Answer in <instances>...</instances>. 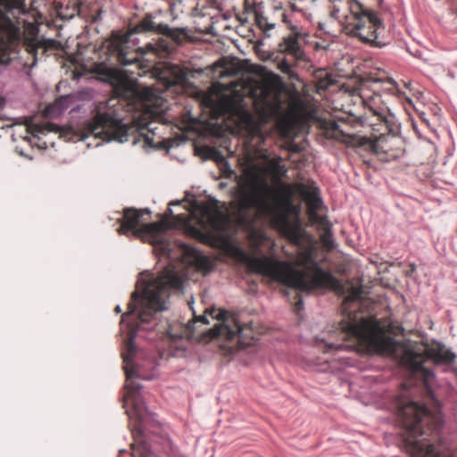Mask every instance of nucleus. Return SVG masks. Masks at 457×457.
<instances>
[{
	"mask_svg": "<svg viewBox=\"0 0 457 457\" xmlns=\"http://www.w3.org/2000/svg\"><path fill=\"white\" fill-rule=\"evenodd\" d=\"M340 329L345 340H354L362 351L385 353L399 360L401 366L413 374H420L424 380L433 376V371L424 366L427 360L435 364H452L456 355L442 343H433L424 352L395 340L391 337L392 325L386 320L375 316L347 317L340 322Z\"/></svg>",
	"mask_w": 457,
	"mask_h": 457,
	"instance_id": "obj_1",
	"label": "nucleus"
},
{
	"mask_svg": "<svg viewBox=\"0 0 457 457\" xmlns=\"http://www.w3.org/2000/svg\"><path fill=\"white\" fill-rule=\"evenodd\" d=\"M384 79V77L363 74L353 86L347 83L343 86L344 108H347L348 119L356 121L361 117L355 112L353 107L367 108L370 112L369 123L371 127V137L350 134L340 128L337 122L332 121L329 124L328 133L337 140L341 141L347 146L362 148L377 155L386 154L390 156L393 151L395 141H399L396 137L398 125L395 116L388 109L380 107V95L373 96L370 90V83L377 86L378 82Z\"/></svg>",
	"mask_w": 457,
	"mask_h": 457,
	"instance_id": "obj_2",
	"label": "nucleus"
},
{
	"mask_svg": "<svg viewBox=\"0 0 457 457\" xmlns=\"http://www.w3.org/2000/svg\"><path fill=\"white\" fill-rule=\"evenodd\" d=\"M297 250L295 265L304 270H296L292 263L279 261L267 255L254 257L249 255L242 248L234 246L231 254L237 261L245 263L252 273L262 275L272 281L295 289V311L303 309V303L301 292L311 293L319 288H328L337 292L344 290V286L330 271L324 270L315 258L312 246Z\"/></svg>",
	"mask_w": 457,
	"mask_h": 457,
	"instance_id": "obj_3",
	"label": "nucleus"
},
{
	"mask_svg": "<svg viewBox=\"0 0 457 457\" xmlns=\"http://www.w3.org/2000/svg\"><path fill=\"white\" fill-rule=\"evenodd\" d=\"M183 287V278L174 266L165 267L156 278L144 281V289L140 296L137 291L133 292L131 301L128 304V312L121 316V323L128 322L129 336L124 342L125 351L121 353L127 380L132 378H144L137 366L133 363L136 354L134 338L137 330L145 328L156 312L165 309L166 299L170 289Z\"/></svg>",
	"mask_w": 457,
	"mask_h": 457,
	"instance_id": "obj_4",
	"label": "nucleus"
},
{
	"mask_svg": "<svg viewBox=\"0 0 457 457\" xmlns=\"http://www.w3.org/2000/svg\"><path fill=\"white\" fill-rule=\"evenodd\" d=\"M236 208L242 217L251 210L278 221L280 216L289 217L296 212L293 194L287 186L278 190L264 182L253 168L244 170L237 182Z\"/></svg>",
	"mask_w": 457,
	"mask_h": 457,
	"instance_id": "obj_5",
	"label": "nucleus"
},
{
	"mask_svg": "<svg viewBox=\"0 0 457 457\" xmlns=\"http://www.w3.org/2000/svg\"><path fill=\"white\" fill-rule=\"evenodd\" d=\"M398 417L404 432L403 445L411 457H453L449 453H441L423 435L438 434L444 424L443 414L438 405L429 410L416 402H409L398 408Z\"/></svg>",
	"mask_w": 457,
	"mask_h": 457,
	"instance_id": "obj_6",
	"label": "nucleus"
},
{
	"mask_svg": "<svg viewBox=\"0 0 457 457\" xmlns=\"http://www.w3.org/2000/svg\"><path fill=\"white\" fill-rule=\"evenodd\" d=\"M330 16L338 21L345 34L373 47L387 44L385 26L377 12L357 0H329Z\"/></svg>",
	"mask_w": 457,
	"mask_h": 457,
	"instance_id": "obj_7",
	"label": "nucleus"
},
{
	"mask_svg": "<svg viewBox=\"0 0 457 457\" xmlns=\"http://www.w3.org/2000/svg\"><path fill=\"white\" fill-rule=\"evenodd\" d=\"M124 104L115 99L102 103L92 121L85 124L83 137L94 136L106 141L127 140L129 127L123 123Z\"/></svg>",
	"mask_w": 457,
	"mask_h": 457,
	"instance_id": "obj_8",
	"label": "nucleus"
},
{
	"mask_svg": "<svg viewBox=\"0 0 457 457\" xmlns=\"http://www.w3.org/2000/svg\"><path fill=\"white\" fill-rule=\"evenodd\" d=\"M93 71L101 80L112 84L117 94L123 96L135 95L145 108H159L162 104V98L153 88L144 87L141 90H135L124 74L115 68L108 67L104 63H96Z\"/></svg>",
	"mask_w": 457,
	"mask_h": 457,
	"instance_id": "obj_9",
	"label": "nucleus"
},
{
	"mask_svg": "<svg viewBox=\"0 0 457 457\" xmlns=\"http://www.w3.org/2000/svg\"><path fill=\"white\" fill-rule=\"evenodd\" d=\"M245 12L253 14L255 24L263 32L273 29L279 22L285 24L286 28L298 22L293 13H289L285 3L280 0H272L271 6L264 15L261 12L260 4L245 2Z\"/></svg>",
	"mask_w": 457,
	"mask_h": 457,
	"instance_id": "obj_10",
	"label": "nucleus"
},
{
	"mask_svg": "<svg viewBox=\"0 0 457 457\" xmlns=\"http://www.w3.org/2000/svg\"><path fill=\"white\" fill-rule=\"evenodd\" d=\"M228 217L222 212L220 202L210 200L200 206V229L194 228L193 233L202 242H208L216 233L225 229Z\"/></svg>",
	"mask_w": 457,
	"mask_h": 457,
	"instance_id": "obj_11",
	"label": "nucleus"
},
{
	"mask_svg": "<svg viewBox=\"0 0 457 457\" xmlns=\"http://www.w3.org/2000/svg\"><path fill=\"white\" fill-rule=\"evenodd\" d=\"M157 28L158 25H155L153 21L152 15L146 14L143 20L135 25L129 32H113L111 37L109 48L113 54L117 55V60L120 63L123 65L134 63L137 61V57L129 58L128 56V48L130 36L132 34L144 33L148 31L158 33Z\"/></svg>",
	"mask_w": 457,
	"mask_h": 457,
	"instance_id": "obj_12",
	"label": "nucleus"
},
{
	"mask_svg": "<svg viewBox=\"0 0 457 457\" xmlns=\"http://www.w3.org/2000/svg\"><path fill=\"white\" fill-rule=\"evenodd\" d=\"M23 6L21 0H0V52L20 39V28L6 14Z\"/></svg>",
	"mask_w": 457,
	"mask_h": 457,
	"instance_id": "obj_13",
	"label": "nucleus"
},
{
	"mask_svg": "<svg viewBox=\"0 0 457 457\" xmlns=\"http://www.w3.org/2000/svg\"><path fill=\"white\" fill-rule=\"evenodd\" d=\"M287 29L290 33L283 37L278 44V52L286 57L290 58L294 62L305 60V52L301 41L305 40L308 33L299 24L290 25Z\"/></svg>",
	"mask_w": 457,
	"mask_h": 457,
	"instance_id": "obj_14",
	"label": "nucleus"
},
{
	"mask_svg": "<svg viewBox=\"0 0 457 457\" xmlns=\"http://www.w3.org/2000/svg\"><path fill=\"white\" fill-rule=\"evenodd\" d=\"M133 410L134 413L137 418V423L132 428V434L135 439V443L132 444V455L133 457H154L150 450L148 444L142 439L143 428H144V419L147 412L143 403L134 396L133 399Z\"/></svg>",
	"mask_w": 457,
	"mask_h": 457,
	"instance_id": "obj_15",
	"label": "nucleus"
},
{
	"mask_svg": "<svg viewBox=\"0 0 457 457\" xmlns=\"http://www.w3.org/2000/svg\"><path fill=\"white\" fill-rule=\"evenodd\" d=\"M215 318L220 322L210 330L212 337L232 340L242 333L243 328L241 325L235 318L229 317L226 311L220 310Z\"/></svg>",
	"mask_w": 457,
	"mask_h": 457,
	"instance_id": "obj_16",
	"label": "nucleus"
},
{
	"mask_svg": "<svg viewBox=\"0 0 457 457\" xmlns=\"http://www.w3.org/2000/svg\"><path fill=\"white\" fill-rule=\"evenodd\" d=\"M256 101L270 111L278 112L281 109V96L279 90L272 84L263 83L254 92Z\"/></svg>",
	"mask_w": 457,
	"mask_h": 457,
	"instance_id": "obj_17",
	"label": "nucleus"
},
{
	"mask_svg": "<svg viewBox=\"0 0 457 457\" xmlns=\"http://www.w3.org/2000/svg\"><path fill=\"white\" fill-rule=\"evenodd\" d=\"M144 214L149 215L150 212L147 209L125 208L123 217L118 220L120 227L117 232L120 235H128L131 232L136 237V230L142 225L140 220Z\"/></svg>",
	"mask_w": 457,
	"mask_h": 457,
	"instance_id": "obj_18",
	"label": "nucleus"
},
{
	"mask_svg": "<svg viewBox=\"0 0 457 457\" xmlns=\"http://www.w3.org/2000/svg\"><path fill=\"white\" fill-rule=\"evenodd\" d=\"M273 223L282 236L291 244L296 246H302L305 232L298 223H292L289 218L285 216H280L278 221Z\"/></svg>",
	"mask_w": 457,
	"mask_h": 457,
	"instance_id": "obj_19",
	"label": "nucleus"
},
{
	"mask_svg": "<svg viewBox=\"0 0 457 457\" xmlns=\"http://www.w3.org/2000/svg\"><path fill=\"white\" fill-rule=\"evenodd\" d=\"M25 45L27 52L33 56V64L36 63L39 53L44 55L49 51L59 50L61 48V44L57 40L44 37L28 39L25 41Z\"/></svg>",
	"mask_w": 457,
	"mask_h": 457,
	"instance_id": "obj_20",
	"label": "nucleus"
},
{
	"mask_svg": "<svg viewBox=\"0 0 457 457\" xmlns=\"http://www.w3.org/2000/svg\"><path fill=\"white\" fill-rule=\"evenodd\" d=\"M159 79L167 87L183 85L187 81V72L179 65L166 63L159 74Z\"/></svg>",
	"mask_w": 457,
	"mask_h": 457,
	"instance_id": "obj_21",
	"label": "nucleus"
},
{
	"mask_svg": "<svg viewBox=\"0 0 457 457\" xmlns=\"http://www.w3.org/2000/svg\"><path fill=\"white\" fill-rule=\"evenodd\" d=\"M366 75H374L378 77H384V79L378 82L377 86L370 83V90L373 96L379 95L380 90L386 91L390 95L397 96L399 97L403 96V93L399 89L397 83L387 76L385 71L378 70L374 72L365 73Z\"/></svg>",
	"mask_w": 457,
	"mask_h": 457,
	"instance_id": "obj_22",
	"label": "nucleus"
},
{
	"mask_svg": "<svg viewBox=\"0 0 457 457\" xmlns=\"http://www.w3.org/2000/svg\"><path fill=\"white\" fill-rule=\"evenodd\" d=\"M297 190L306 203L309 214L314 216L322 204L319 189L315 187H306L303 184H300Z\"/></svg>",
	"mask_w": 457,
	"mask_h": 457,
	"instance_id": "obj_23",
	"label": "nucleus"
},
{
	"mask_svg": "<svg viewBox=\"0 0 457 457\" xmlns=\"http://www.w3.org/2000/svg\"><path fill=\"white\" fill-rule=\"evenodd\" d=\"M169 228V225L165 221H158L152 223L142 224L138 229L136 230V237H148L153 239L154 243L159 241V237Z\"/></svg>",
	"mask_w": 457,
	"mask_h": 457,
	"instance_id": "obj_24",
	"label": "nucleus"
},
{
	"mask_svg": "<svg viewBox=\"0 0 457 457\" xmlns=\"http://www.w3.org/2000/svg\"><path fill=\"white\" fill-rule=\"evenodd\" d=\"M186 253L188 254L189 262L194 265L197 270L209 272L212 270L213 265L211 260L196 249L188 246L186 249Z\"/></svg>",
	"mask_w": 457,
	"mask_h": 457,
	"instance_id": "obj_25",
	"label": "nucleus"
},
{
	"mask_svg": "<svg viewBox=\"0 0 457 457\" xmlns=\"http://www.w3.org/2000/svg\"><path fill=\"white\" fill-rule=\"evenodd\" d=\"M158 33L170 38L175 44L181 45L188 37L186 29H172L167 24H158Z\"/></svg>",
	"mask_w": 457,
	"mask_h": 457,
	"instance_id": "obj_26",
	"label": "nucleus"
},
{
	"mask_svg": "<svg viewBox=\"0 0 457 457\" xmlns=\"http://www.w3.org/2000/svg\"><path fill=\"white\" fill-rule=\"evenodd\" d=\"M171 46L165 39H160L157 43L152 44L149 43L145 46L144 53L145 54H154L157 57H163L168 54L171 51Z\"/></svg>",
	"mask_w": 457,
	"mask_h": 457,
	"instance_id": "obj_27",
	"label": "nucleus"
},
{
	"mask_svg": "<svg viewBox=\"0 0 457 457\" xmlns=\"http://www.w3.org/2000/svg\"><path fill=\"white\" fill-rule=\"evenodd\" d=\"M25 129L28 134L37 136L46 132H57L59 131V127L52 122H46L43 125L29 122L26 124Z\"/></svg>",
	"mask_w": 457,
	"mask_h": 457,
	"instance_id": "obj_28",
	"label": "nucleus"
},
{
	"mask_svg": "<svg viewBox=\"0 0 457 457\" xmlns=\"http://www.w3.org/2000/svg\"><path fill=\"white\" fill-rule=\"evenodd\" d=\"M268 168L275 179H281L287 172L285 165L282 164V159L278 156L269 161Z\"/></svg>",
	"mask_w": 457,
	"mask_h": 457,
	"instance_id": "obj_29",
	"label": "nucleus"
},
{
	"mask_svg": "<svg viewBox=\"0 0 457 457\" xmlns=\"http://www.w3.org/2000/svg\"><path fill=\"white\" fill-rule=\"evenodd\" d=\"M295 126V120L289 114H283L278 120V128L283 135H288Z\"/></svg>",
	"mask_w": 457,
	"mask_h": 457,
	"instance_id": "obj_30",
	"label": "nucleus"
},
{
	"mask_svg": "<svg viewBox=\"0 0 457 457\" xmlns=\"http://www.w3.org/2000/svg\"><path fill=\"white\" fill-rule=\"evenodd\" d=\"M293 63L295 62L290 58L287 60L286 57H283L278 61V69L282 73L291 76L293 73Z\"/></svg>",
	"mask_w": 457,
	"mask_h": 457,
	"instance_id": "obj_31",
	"label": "nucleus"
},
{
	"mask_svg": "<svg viewBox=\"0 0 457 457\" xmlns=\"http://www.w3.org/2000/svg\"><path fill=\"white\" fill-rule=\"evenodd\" d=\"M332 83L333 80L328 73H325L323 77L317 76L316 87L318 91L326 90Z\"/></svg>",
	"mask_w": 457,
	"mask_h": 457,
	"instance_id": "obj_32",
	"label": "nucleus"
},
{
	"mask_svg": "<svg viewBox=\"0 0 457 457\" xmlns=\"http://www.w3.org/2000/svg\"><path fill=\"white\" fill-rule=\"evenodd\" d=\"M170 457H187V454L177 446L171 445L169 452Z\"/></svg>",
	"mask_w": 457,
	"mask_h": 457,
	"instance_id": "obj_33",
	"label": "nucleus"
},
{
	"mask_svg": "<svg viewBox=\"0 0 457 457\" xmlns=\"http://www.w3.org/2000/svg\"><path fill=\"white\" fill-rule=\"evenodd\" d=\"M287 6L288 12L293 13L295 19L296 20V12H300L301 9L296 6L295 4L291 3L289 1L284 2Z\"/></svg>",
	"mask_w": 457,
	"mask_h": 457,
	"instance_id": "obj_34",
	"label": "nucleus"
},
{
	"mask_svg": "<svg viewBox=\"0 0 457 457\" xmlns=\"http://www.w3.org/2000/svg\"><path fill=\"white\" fill-rule=\"evenodd\" d=\"M127 386L129 388L130 394L136 393L140 389V386L134 383L133 381H130L129 384L127 385Z\"/></svg>",
	"mask_w": 457,
	"mask_h": 457,
	"instance_id": "obj_35",
	"label": "nucleus"
},
{
	"mask_svg": "<svg viewBox=\"0 0 457 457\" xmlns=\"http://www.w3.org/2000/svg\"><path fill=\"white\" fill-rule=\"evenodd\" d=\"M326 348H325V352L328 351V350H332V349H340L343 347V344H326L325 345Z\"/></svg>",
	"mask_w": 457,
	"mask_h": 457,
	"instance_id": "obj_36",
	"label": "nucleus"
},
{
	"mask_svg": "<svg viewBox=\"0 0 457 457\" xmlns=\"http://www.w3.org/2000/svg\"><path fill=\"white\" fill-rule=\"evenodd\" d=\"M202 322L204 324H208V320L206 319L205 316H194V319H193V322L195 323V322Z\"/></svg>",
	"mask_w": 457,
	"mask_h": 457,
	"instance_id": "obj_37",
	"label": "nucleus"
},
{
	"mask_svg": "<svg viewBox=\"0 0 457 457\" xmlns=\"http://www.w3.org/2000/svg\"><path fill=\"white\" fill-rule=\"evenodd\" d=\"M73 4L76 6L78 12L80 10L82 6H84L87 3V0H73Z\"/></svg>",
	"mask_w": 457,
	"mask_h": 457,
	"instance_id": "obj_38",
	"label": "nucleus"
},
{
	"mask_svg": "<svg viewBox=\"0 0 457 457\" xmlns=\"http://www.w3.org/2000/svg\"><path fill=\"white\" fill-rule=\"evenodd\" d=\"M318 28L320 30L323 31L324 33L330 34V32L327 29L326 23L319 22Z\"/></svg>",
	"mask_w": 457,
	"mask_h": 457,
	"instance_id": "obj_39",
	"label": "nucleus"
},
{
	"mask_svg": "<svg viewBox=\"0 0 457 457\" xmlns=\"http://www.w3.org/2000/svg\"><path fill=\"white\" fill-rule=\"evenodd\" d=\"M114 311H115L116 313H120L121 312V308L118 305V306L115 307Z\"/></svg>",
	"mask_w": 457,
	"mask_h": 457,
	"instance_id": "obj_40",
	"label": "nucleus"
},
{
	"mask_svg": "<svg viewBox=\"0 0 457 457\" xmlns=\"http://www.w3.org/2000/svg\"><path fill=\"white\" fill-rule=\"evenodd\" d=\"M170 336L172 338H177V337H182L181 335H172L171 333L170 334Z\"/></svg>",
	"mask_w": 457,
	"mask_h": 457,
	"instance_id": "obj_41",
	"label": "nucleus"
},
{
	"mask_svg": "<svg viewBox=\"0 0 457 457\" xmlns=\"http://www.w3.org/2000/svg\"><path fill=\"white\" fill-rule=\"evenodd\" d=\"M4 103V99L2 97H0V106H3Z\"/></svg>",
	"mask_w": 457,
	"mask_h": 457,
	"instance_id": "obj_42",
	"label": "nucleus"
},
{
	"mask_svg": "<svg viewBox=\"0 0 457 457\" xmlns=\"http://www.w3.org/2000/svg\"><path fill=\"white\" fill-rule=\"evenodd\" d=\"M353 295H354V296H355V297H358V296H359V295H360V292H359V291H356V292H354V294H353Z\"/></svg>",
	"mask_w": 457,
	"mask_h": 457,
	"instance_id": "obj_43",
	"label": "nucleus"
}]
</instances>
